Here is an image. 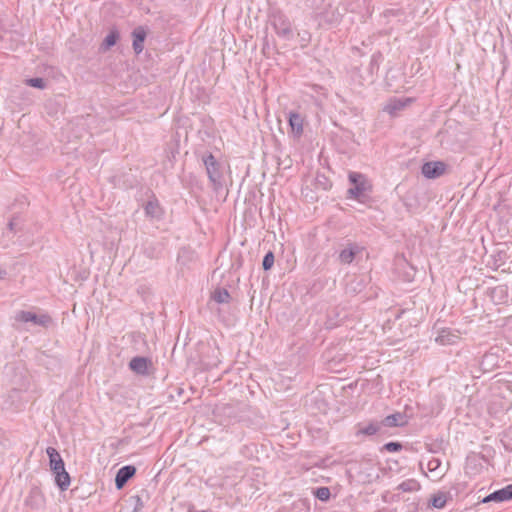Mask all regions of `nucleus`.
Masks as SVG:
<instances>
[{
  "label": "nucleus",
  "mask_w": 512,
  "mask_h": 512,
  "mask_svg": "<svg viewBox=\"0 0 512 512\" xmlns=\"http://www.w3.org/2000/svg\"><path fill=\"white\" fill-rule=\"evenodd\" d=\"M202 162L206 168V172L212 187L215 191L222 190L225 185L224 181V164L216 159V157L208 152L202 156Z\"/></svg>",
  "instance_id": "1"
},
{
  "label": "nucleus",
  "mask_w": 512,
  "mask_h": 512,
  "mask_svg": "<svg viewBox=\"0 0 512 512\" xmlns=\"http://www.w3.org/2000/svg\"><path fill=\"white\" fill-rule=\"evenodd\" d=\"M271 24L276 34L284 40H291L294 36L289 18L281 11H276L271 16Z\"/></svg>",
  "instance_id": "2"
},
{
  "label": "nucleus",
  "mask_w": 512,
  "mask_h": 512,
  "mask_svg": "<svg viewBox=\"0 0 512 512\" xmlns=\"http://www.w3.org/2000/svg\"><path fill=\"white\" fill-rule=\"evenodd\" d=\"M348 179L351 187L346 192H367L372 190L371 181L362 173L350 172Z\"/></svg>",
  "instance_id": "3"
},
{
  "label": "nucleus",
  "mask_w": 512,
  "mask_h": 512,
  "mask_svg": "<svg viewBox=\"0 0 512 512\" xmlns=\"http://www.w3.org/2000/svg\"><path fill=\"white\" fill-rule=\"evenodd\" d=\"M447 164L443 161H429L422 165L421 172L428 179H435L445 173Z\"/></svg>",
  "instance_id": "4"
},
{
  "label": "nucleus",
  "mask_w": 512,
  "mask_h": 512,
  "mask_svg": "<svg viewBox=\"0 0 512 512\" xmlns=\"http://www.w3.org/2000/svg\"><path fill=\"white\" fill-rule=\"evenodd\" d=\"M15 319L20 322H31L37 326L46 327L51 322V318L46 314L37 315L30 311H20L16 314Z\"/></svg>",
  "instance_id": "5"
},
{
  "label": "nucleus",
  "mask_w": 512,
  "mask_h": 512,
  "mask_svg": "<svg viewBox=\"0 0 512 512\" xmlns=\"http://www.w3.org/2000/svg\"><path fill=\"white\" fill-rule=\"evenodd\" d=\"M412 102L413 99L408 97L392 98L385 105L384 111L391 116H397L400 111L409 106Z\"/></svg>",
  "instance_id": "6"
},
{
  "label": "nucleus",
  "mask_w": 512,
  "mask_h": 512,
  "mask_svg": "<svg viewBox=\"0 0 512 512\" xmlns=\"http://www.w3.org/2000/svg\"><path fill=\"white\" fill-rule=\"evenodd\" d=\"M459 339L460 333L458 331L450 328H443L438 332L435 341L442 346H447L456 344Z\"/></svg>",
  "instance_id": "7"
},
{
  "label": "nucleus",
  "mask_w": 512,
  "mask_h": 512,
  "mask_svg": "<svg viewBox=\"0 0 512 512\" xmlns=\"http://www.w3.org/2000/svg\"><path fill=\"white\" fill-rule=\"evenodd\" d=\"M132 47L136 55H139L144 49V42L147 38V29L144 26H137L132 33Z\"/></svg>",
  "instance_id": "8"
},
{
  "label": "nucleus",
  "mask_w": 512,
  "mask_h": 512,
  "mask_svg": "<svg viewBox=\"0 0 512 512\" xmlns=\"http://www.w3.org/2000/svg\"><path fill=\"white\" fill-rule=\"evenodd\" d=\"M512 500V484H509L505 486L502 489H499L497 491H494L493 493L486 496L482 502L488 503V502H504Z\"/></svg>",
  "instance_id": "9"
},
{
  "label": "nucleus",
  "mask_w": 512,
  "mask_h": 512,
  "mask_svg": "<svg viewBox=\"0 0 512 512\" xmlns=\"http://www.w3.org/2000/svg\"><path fill=\"white\" fill-rule=\"evenodd\" d=\"M136 473V468L132 465H127L120 468L115 477V485L117 489H121Z\"/></svg>",
  "instance_id": "10"
},
{
  "label": "nucleus",
  "mask_w": 512,
  "mask_h": 512,
  "mask_svg": "<svg viewBox=\"0 0 512 512\" xmlns=\"http://www.w3.org/2000/svg\"><path fill=\"white\" fill-rule=\"evenodd\" d=\"M341 16L342 15L338 11V8L332 7L331 4H329L328 7L324 11L318 13V17L322 21H324L325 23L330 24V25L338 23L341 19Z\"/></svg>",
  "instance_id": "11"
},
{
  "label": "nucleus",
  "mask_w": 512,
  "mask_h": 512,
  "mask_svg": "<svg viewBox=\"0 0 512 512\" xmlns=\"http://www.w3.org/2000/svg\"><path fill=\"white\" fill-rule=\"evenodd\" d=\"M46 453L49 457V464L53 473H55L56 471L59 472L60 470L65 468L64 461L62 460L59 452L55 448L48 447L46 449Z\"/></svg>",
  "instance_id": "12"
},
{
  "label": "nucleus",
  "mask_w": 512,
  "mask_h": 512,
  "mask_svg": "<svg viewBox=\"0 0 512 512\" xmlns=\"http://www.w3.org/2000/svg\"><path fill=\"white\" fill-rule=\"evenodd\" d=\"M150 363V360L147 358L138 356L131 359L129 367L137 374L146 375L148 374V366Z\"/></svg>",
  "instance_id": "13"
},
{
  "label": "nucleus",
  "mask_w": 512,
  "mask_h": 512,
  "mask_svg": "<svg viewBox=\"0 0 512 512\" xmlns=\"http://www.w3.org/2000/svg\"><path fill=\"white\" fill-rule=\"evenodd\" d=\"M288 122L293 135L299 138L303 134V118L301 115L296 112H290Z\"/></svg>",
  "instance_id": "14"
},
{
  "label": "nucleus",
  "mask_w": 512,
  "mask_h": 512,
  "mask_svg": "<svg viewBox=\"0 0 512 512\" xmlns=\"http://www.w3.org/2000/svg\"><path fill=\"white\" fill-rule=\"evenodd\" d=\"M145 213L148 217L152 219H160L163 215V209L160 206L158 200L153 197L150 201L145 205Z\"/></svg>",
  "instance_id": "15"
},
{
  "label": "nucleus",
  "mask_w": 512,
  "mask_h": 512,
  "mask_svg": "<svg viewBox=\"0 0 512 512\" xmlns=\"http://www.w3.org/2000/svg\"><path fill=\"white\" fill-rule=\"evenodd\" d=\"M119 38V31L116 28H112L101 43L100 50L104 52L110 50L114 45H116Z\"/></svg>",
  "instance_id": "16"
},
{
  "label": "nucleus",
  "mask_w": 512,
  "mask_h": 512,
  "mask_svg": "<svg viewBox=\"0 0 512 512\" xmlns=\"http://www.w3.org/2000/svg\"><path fill=\"white\" fill-rule=\"evenodd\" d=\"M360 251L357 245L350 244L348 247L344 248L339 254V260L343 264H350L355 255Z\"/></svg>",
  "instance_id": "17"
},
{
  "label": "nucleus",
  "mask_w": 512,
  "mask_h": 512,
  "mask_svg": "<svg viewBox=\"0 0 512 512\" xmlns=\"http://www.w3.org/2000/svg\"><path fill=\"white\" fill-rule=\"evenodd\" d=\"M427 469L436 479H440L446 471L438 458H431L427 463Z\"/></svg>",
  "instance_id": "18"
},
{
  "label": "nucleus",
  "mask_w": 512,
  "mask_h": 512,
  "mask_svg": "<svg viewBox=\"0 0 512 512\" xmlns=\"http://www.w3.org/2000/svg\"><path fill=\"white\" fill-rule=\"evenodd\" d=\"M55 475V482L59 489L61 491H66L70 486V476L67 473V471L64 469L60 470L59 472L56 471L54 473Z\"/></svg>",
  "instance_id": "19"
},
{
  "label": "nucleus",
  "mask_w": 512,
  "mask_h": 512,
  "mask_svg": "<svg viewBox=\"0 0 512 512\" xmlns=\"http://www.w3.org/2000/svg\"><path fill=\"white\" fill-rule=\"evenodd\" d=\"M381 424L386 427H395L405 424V417L401 413H395L385 417Z\"/></svg>",
  "instance_id": "20"
},
{
  "label": "nucleus",
  "mask_w": 512,
  "mask_h": 512,
  "mask_svg": "<svg viewBox=\"0 0 512 512\" xmlns=\"http://www.w3.org/2000/svg\"><path fill=\"white\" fill-rule=\"evenodd\" d=\"M230 294L226 289H215L211 295V299L219 304H225L230 301Z\"/></svg>",
  "instance_id": "21"
},
{
  "label": "nucleus",
  "mask_w": 512,
  "mask_h": 512,
  "mask_svg": "<svg viewBox=\"0 0 512 512\" xmlns=\"http://www.w3.org/2000/svg\"><path fill=\"white\" fill-rule=\"evenodd\" d=\"M448 495L445 492H438L434 494L430 499V504L432 507L437 509H442L445 507L447 503Z\"/></svg>",
  "instance_id": "22"
},
{
  "label": "nucleus",
  "mask_w": 512,
  "mask_h": 512,
  "mask_svg": "<svg viewBox=\"0 0 512 512\" xmlns=\"http://www.w3.org/2000/svg\"><path fill=\"white\" fill-rule=\"evenodd\" d=\"M397 489L402 492H414L420 489V484L415 479H408L400 483Z\"/></svg>",
  "instance_id": "23"
},
{
  "label": "nucleus",
  "mask_w": 512,
  "mask_h": 512,
  "mask_svg": "<svg viewBox=\"0 0 512 512\" xmlns=\"http://www.w3.org/2000/svg\"><path fill=\"white\" fill-rule=\"evenodd\" d=\"M380 429V424L377 422L369 423L368 425L361 427L357 431V435H367L371 436L376 434Z\"/></svg>",
  "instance_id": "24"
},
{
  "label": "nucleus",
  "mask_w": 512,
  "mask_h": 512,
  "mask_svg": "<svg viewBox=\"0 0 512 512\" xmlns=\"http://www.w3.org/2000/svg\"><path fill=\"white\" fill-rule=\"evenodd\" d=\"M25 84L29 87L43 90L47 87V81L42 77H33L25 80Z\"/></svg>",
  "instance_id": "25"
},
{
  "label": "nucleus",
  "mask_w": 512,
  "mask_h": 512,
  "mask_svg": "<svg viewBox=\"0 0 512 512\" xmlns=\"http://www.w3.org/2000/svg\"><path fill=\"white\" fill-rule=\"evenodd\" d=\"M274 265V254L269 251L263 258L262 266L264 270H269Z\"/></svg>",
  "instance_id": "26"
},
{
  "label": "nucleus",
  "mask_w": 512,
  "mask_h": 512,
  "mask_svg": "<svg viewBox=\"0 0 512 512\" xmlns=\"http://www.w3.org/2000/svg\"><path fill=\"white\" fill-rule=\"evenodd\" d=\"M315 496L322 501H326L330 498V490L327 487L317 488L315 491Z\"/></svg>",
  "instance_id": "27"
},
{
  "label": "nucleus",
  "mask_w": 512,
  "mask_h": 512,
  "mask_svg": "<svg viewBox=\"0 0 512 512\" xmlns=\"http://www.w3.org/2000/svg\"><path fill=\"white\" fill-rule=\"evenodd\" d=\"M402 448V445L398 442H389L384 445V449L388 452H398Z\"/></svg>",
  "instance_id": "28"
},
{
  "label": "nucleus",
  "mask_w": 512,
  "mask_h": 512,
  "mask_svg": "<svg viewBox=\"0 0 512 512\" xmlns=\"http://www.w3.org/2000/svg\"><path fill=\"white\" fill-rule=\"evenodd\" d=\"M380 57V54L378 55H373L371 60H370V64H369V70L373 73L374 70H378L379 69V62H378V59Z\"/></svg>",
  "instance_id": "29"
},
{
  "label": "nucleus",
  "mask_w": 512,
  "mask_h": 512,
  "mask_svg": "<svg viewBox=\"0 0 512 512\" xmlns=\"http://www.w3.org/2000/svg\"><path fill=\"white\" fill-rule=\"evenodd\" d=\"M367 196V194H358V193H355V194H350L349 195V199L351 200H357V201H361L362 198H365Z\"/></svg>",
  "instance_id": "30"
},
{
  "label": "nucleus",
  "mask_w": 512,
  "mask_h": 512,
  "mask_svg": "<svg viewBox=\"0 0 512 512\" xmlns=\"http://www.w3.org/2000/svg\"><path fill=\"white\" fill-rule=\"evenodd\" d=\"M8 230L12 233L15 232V223L13 221H10L7 226Z\"/></svg>",
  "instance_id": "31"
},
{
  "label": "nucleus",
  "mask_w": 512,
  "mask_h": 512,
  "mask_svg": "<svg viewBox=\"0 0 512 512\" xmlns=\"http://www.w3.org/2000/svg\"><path fill=\"white\" fill-rule=\"evenodd\" d=\"M6 275V272L2 269H0V279H3Z\"/></svg>",
  "instance_id": "32"
}]
</instances>
